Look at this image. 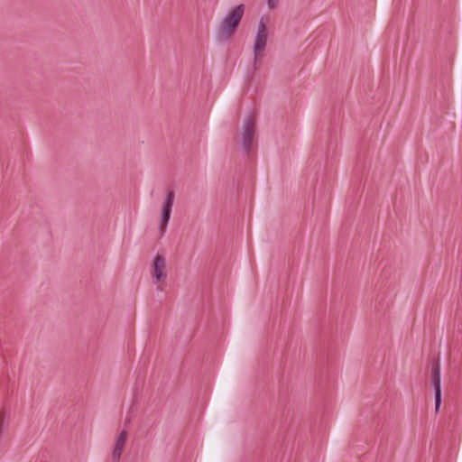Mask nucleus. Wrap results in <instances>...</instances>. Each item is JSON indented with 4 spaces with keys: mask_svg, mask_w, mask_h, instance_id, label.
I'll return each instance as SVG.
<instances>
[{
    "mask_svg": "<svg viewBox=\"0 0 462 462\" xmlns=\"http://www.w3.org/2000/svg\"><path fill=\"white\" fill-rule=\"evenodd\" d=\"M244 13L245 5L240 4L232 9L231 12L221 21L217 32V39L218 41L226 42L235 35L243 18Z\"/></svg>",
    "mask_w": 462,
    "mask_h": 462,
    "instance_id": "nucleus-1",
    "label": "nucleus"
},
{
    "mask_svg": "<svg viewBox=\"0 0 462 462\" xmlns=\"http://www.w3.org/2000/svg\"><path fill=\"white\" fill-rule=\"evenodd\" d=\"M430 381L434 388L435 410L436 412L439 411L441 404V383H440V364L439 358H434L431 361Z\"/></svg>",
    "mask_w": 462,
    "mask_h": 462,
    "instance_id": "nucleus-2",
    "label": "nucleus"
},
{
    "mask_svg": "<svg viewBox=\"0 0 462 462\" xmlns=\"http://www.w3.org/2000/svg\"><path fill=\"white\" fill-rule=\"evenodd\" d=\"M255 135V119L254 116H248L243 124L242 132V148L245 152H249Z\"/></svg>",
    "mask_w": 462,
    "mask_h": 462,
    "instance_id": "nucleus-3",
    "label": "nucleus"
},
{
    "mask_svg": "<svg viewBox=\"0 0 462 462\" xmlns=\"http://www.w3.org/2000/svg\"><path fill=\"white\" fill-rule=\"evenodd\" d=\"M174 198V191L171 189L168 190L162 207L161 223L159 227L161 235L164 234L170 221Z\"/></svg>",
    "mask_w": 462,
    "mask_h": 462,
    "instance_id": "nucleus-4",
    "label": "nucleus"
},
{
    "mask_svg": "<svg viewBox=\"0 0 462 462\" xmlns=\"http://www.w3.org/2000/svg\"><path fill=\"white\" fill-rule=\"evenodd\" d=\"M166 261L162 254H156L152 261V277L156 282L163 281L166 278L165 273Z\"/></svg>",
    "mask_w": 462,
    "mask_h": 462,
    "instance_id": "nucleus-5",
    "label": "nucleus"
},
{
    "mask_svg": "<svg viewBox=\"0 0 462 462\" xmlns=\"http://www.w3.org/2000/svg\"><path fill=\"white\" fill-rule=\"evenodd\" d=\"M126 439L127 431L125 430H123L117 436L114 446V449L112 451V459L114 461H119V459L121 458V455L125 446Z\"/></svg>",
    "mask_w": 462,
    "mask_h": 462,
    "instance_id": "nucleus-6",
    "label": "nucleus"
},
{
    "mask_svg": "<svg viewBox=\"0 0 462 462\" xmlns=\"http://www.w3.org/2000/svg\"><path fill=\"white\" fill-rule=\"evenodd\" d=\"M267 43V35H255L254 43V66L258 60L262 58L261 52H263L266 47Z\"/></svg>",
    "mask_w": 462,
    "mask_h": 462,
    "instance_id": "nucleus-7",
    "label": "nucleus"
},
{
    "mask_svg": "<svg viewBox=\"0 0 462 462\" xmlns=\"http://www.w3.org/2000/svg\"><path fill=\"white\" fill-rule=\"evenodd\" d=\"M266 19L264 17H262L260 19V22L258 23L256 35H267V27H266Z\"/></svg>",
    "mask_w": 462,
    "mask_h": 462,
    "instance_id": "nucleus-8",
    "label": "nucleus"
},
{
    "mask_svg": "<svg viewBox=\"0 0 462 462\" xmlns=\"http://www.w3.org/2000/svg\"><path fill=\"white\" fill-rule=\"evenodd\" d=\"M267 2V5L270 8H274L276 7L277 4H278V0H266Z\"/></svg>",
    "mask_w": 462,
    "mask_h": 462,
    "instance_id": "nucleus-9",
    "label": "nucleus"
},
{
    "mask_svg": "<svg viewBox=\"0 0 462 462\" xmlns=\"http://www.w3.org/2000/svg\"><path fill=\"white\" fill-rule=\"evenodd\" d=\"M129 421H130L129 420H127L125 421V426H126L127 424H129Z\"/></svg>",
    "mask_w": 462,
    "mask_h": 462,
    "instance_id": "nucleus-10",
    "label": "nucleus"
}]
</instances>
